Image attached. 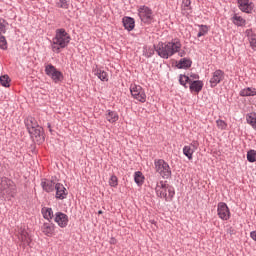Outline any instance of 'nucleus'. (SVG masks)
<instances>
[{"label": "nucleus", "instance_id": "obj_1", "mask_svg": "<svg viewBox=\"0 0 256 256\" xmlns=\"http://www.w3.org/2000/svg\"><path fill=\"white\" fill-rule=\"evenodd\" d=\"M181 41L179 39H174L171 42L167 43H159L156 47V53L162 59H169V57H173L175 53H179L180 57H185V51H181Z\"/></svg>", "mask_w": 256, "mask_h": 256}, {"label": "nucleus", "instance_id": "obj_2", "mask_svg": "<svg viewBox=\"0 0 256 256\" xmlns=\"http://www.w3.org/2000/svg\"><path fill=\"white\" fill-rule=\"evenodd\" d=\"M24 123L34 141L37 143H43V141H45V137L43 136V128L39 126V123L34 117H27Z\"/></svg>", "mask_w": 256, "mask_h": 256}, {"label": "nucleus", "instance_id": "obj_3", "mask_svg": "<svg viewBox=\"0 0 256 256\" xmlns=\"http://www.w3.org/2000/svg\"><path fill=\"white\" fill-rule=\"evenodd\" d=\"M71 41V36L65 31V29H57L56 35L52 39V51L54 53H61V49H65Z\"/></svg>", "mask_w": 256, "mask_h": 256}, {"label": "nucleus", "instance_id": "obj_4", "mask_svg": "<svg viewBox=\"0 0 256 256\" xmlns=\"http://www.w3.org/2000/svg\"><path fill=\"white\" fill-rule=\"evenodd\" d=\"M155 192L157 197L164 199L167 202L173 201L175 197V188L166 181H159L156 184Z\"/></svg>", "mask_w": 256, "mask_h": 256}, {"label": "nucleus", "instance_id": "obj_5", "mask_svg": "<svg viewBox=\"0 0 256 256\" xmlns=\"http://www.w3.org/2000/svg\"><path fill=\"white\" fill-rule=\"evenodd\" d=\"M17 193V187L13 181L2 178L0 180V198L1 199H11V197H15Z\"/></svg>", "mask_w": 256, "mask_h": 256}, {"label": "nucleus", "instance_id": "obj_6", "mask_svg": "<svg viewBox=\"0 0 256 256\" xmlns=\"http://www.w3.org/2000/svg\"><path fill=\"white\" fill-rule=\"evenodd\" d=\"M154 169L163 179H169V177H171V167L169 163L165 162L163 159L154 160Z\"/></svg>", "mask_w": 256, "mask_h": 256}, {"label": "nucleus", "instance_id": "obj_7", "mask_svg": "<svg viewBox=\"0 0 256 256\" xmlns=\"http://www.w3.org/2000/svg\"><path fill=\"white\" fill-rule=\"evenodd\" d=\"M130 92L132 97L136 99V101H139L140 103H145V101H147V94H145V90H143V87H141L140 85H131Z\"/></svg>", "mask_w": 256, "mask_h": 256}, {"label": "nucleus", "instance_id": "obj_8", "mask_svg": "<svg viewBox=\"0 0 256 256\" xmlns=\"http://www.w3.org/2000/svg\"><path fill=\"white\" fill-rule=\"evenodd\" d=\"M45 73L54 81V83H59V81H63V73L61 71L57 70L55 66L52 64H47L45 66Z\"/></svg>", "mask_w": 256, "mask_h": 256}, {"label": "nucleus", "instance_id": "obj_9", "mask_svg": "<svg viewBox=\"0 0 256 256\" xmlns=\"http://www.w3.org/2000/svg\"><path fill=\"white\" fill-rule=\"evenodd\" d=\"M138 16L143 23H151L153 21V10L147 6H140L138 8Z\"/></svg>", "mask_w": 256, "mask_h": 256}, {"label": "nucleus", "instance_id": "obj_10", "mask_svg": "<svg viewBox=\"0 0 256 256\" xmlns=\"http://www.w3.org/2000/svg\"><path fill=\"white\" fill-rule=\"evenodd\" d=\"M217 213L219 219H222V221H229V219L231 218V212L229 211V207L225 202L218 203Z\"/></svg>", "mask_w": 256, "mask_h": 256}, {"label": "nucleus", "instance_id": "obj_11", "mask_svg": "<svg viewBox=\"0 0 256 256\" xmlns=\"http://www.w3.org/2000/svg\"><path fill=\"white\" fill-rule=\"evenodd\" d=\"M18 239L21 242L20 246L25 248L28 247V245H31V236L29 235V232H27V229L21 227L18 230Z\"/></svg>", "mask_w": 256, "mask_h": 256}, {"label": "nucleus", "instance_id": "obj_12", "mask_svg": "<svg viewBox=\"0 0 256 256\" xmlns=\"http://www.w3.org/2000/svg\"><path fill=\"white\" fill-rule=\"evenodd\" d=\"M225 79V72L222 70H216L210 79V87H217L220 82H222Z\"/></svg>", "mask_w": 256, "mask_h": 256}, {"label": "nucleus", "instance_id": "obj_13", "mask_svg": "<svg viewBox=\"0 0 256 256\" xmlns=\"http://www.w3.org/2000/svg\"><path fill=\"white\" fill-rule=\"evenodd\" d=\"M238 7L240 11H243V13H251L255 5L251 0H238Z\"/></svg>", "mask_w": 256, "mask_h": 256}, {"label": "nucleus", "instance_id": "obj_14", "mask_svg": "<svg viewBox=\"0 0 256 256\" xmlns=\"http://www.w3.org/2000/svg\"><path fill=\"white\" fill-rule=\"evenodd\" d=\"M54 221L63 229L67 227V224L69 223V217L63 212H58L55 214Z\"/></svg>", "mask_w": 256, "mask_h": 256}, {"label": "nucleus", "instance_id": "obj_15", "mask_svg": "<svg viewBox=\"0 0 256 256\" xmlns=\"http://www.w3.org/2000/svg\"><path fill=\"white\" fill-rule=\"evenodd\" d=\"M197 147H199V144H197V142H192L190 145L184 146L183 154L185 155V157H187V159H189V161L193 159V153L197 151Z\"/></svg>", "mask_w": 256, "mask_h": 256}, {"label": "nucleus", "instance_id": "obj_16", "mask_svg": "<svg viewBox=\"0 0 256 256\" xmlns=\"http://www.w3.org/2000/svg\"><path fill=\"white\" fill-rule=\"evenodd\" d=\"M54 189L56 191V199H60L61 201H63V199H67V195H68L67 188H65L63 184L56 183Z\"/></svg>", "mask_w": 256, "mask_h": 256}, {"label": "nucleus", "instance_id": "obj_17", "mask_svg": "<svg viewBox=\"0 0 256 256\" xmlns=\"http://www.w3.org/2000/svg\"><path fill=\"white\" fill-rule=\"evenodd\" d=\"M42 188L46 193H53L55 191V182L49 179H43L41 182Z\"/></svg>", "mask_w": 256, "mask_h": 256}, {"label": "nucleus", "instance_id": "obj_18", "mask_svg": "<svg viewBox=\"0 0 256 256\" xmlns=\"http://www.w3.org/2000/svg\"><path fill=\"white\" fill-rule=\"evenodd\" d=\"M42 233L47 237H52L55 233V224L53 223H44L41 227Z\"/></svg>", "mask_w": 256, "mask_h": 256}, {"label": "nucleus", "instance_id": "obj_19", "mask_svg": "<svg viewBox=\"0 0 256 256\" xmlns=\"http://www.w3.org/2000/svg\"><path fill=\"white\" fill-rule=\"evenodd\" d=\"M190 83V91L192 93H200L203 89V81L201 80H191Z\"/></svg>", "mask_w": 256, "mask_h": 256}, {"label": "nucleus", "instance_id": "obj_20", "mask_svg": "<svg viewBox=\"0 0 256 256\" xmlns=\"http://www.w3.org/2000/svg\"><path fill=\"white\" fill-rule=\"evenodd\" d=\"M123 25L127 31H133L135 29V20L131 17L123 18Z\"/></svg>", "mask_w": 256, "mask_h": 256}, {"label": "nucleus", "instance_id": "obj_21", "mask_svg": "<svg viewBox=\"0 0 256 256\" xmlns=\"http://www.w3.org/2000/svg\"><path fill=\"white\" fill-rule=\"evenodd\" d=\"M192 63H193V62L191 61V59H189V58H183V59H181V60L177 63L176 67H177L178 69H189V67H191Z\"/></svg>", "mask_w": 256, "mask_h": 256}, {"label": "nucleus", "instance_id": "obj_22", "mask_svg": "<svg viewBox=\"0 0 256 256\" xmlns=\"http://www.w3.org/2000/svg\"><path fill=\"white\" fill-rule=\"evenodd\" d=\"M256 95V89L247 87L240 91V97H255Z\"/></svg>", "mask_w": 256, "mask_h": 256}, {"label": "nucleus", "instance_id": "obj_23", "mask_svg": "<svg viewBox=\"0 0 256 256\" xmlns=\"http://www.w3.org/2000/svg\"><path fill=\"white\" fill-rule=\"evenodd\" d=\"M106 120L110 123H117V121H119V114L115 111L108 110L106 113Z\"/></svg>", "mask_w": 256, "mask_h": 256}, {"label": "nucleus", "instance_id": "obj_24", "mask_svg": "<svg viewBox=\"0 0 256 256\" xmlns=\"http://www.w3.org/2000/svg\"><path fill=\"white\" fill-rule=\"evenodd\" d=\"M94 75H96V77H98L101 81H109V76L107 75V72L99 69V68H95L93 70Z\"/></svg>", "mask_w": 256, "mask_h": 256}, {"label": "nucleus", "instance_id": "obj_25", "mask_svg": "<svg viewBox=\"0 0 256 256\" xmlns=\"http://www.w3.org/2000/svg\"><path fill=\"white\" fill-rule=\"evenodd\" d=\"M181 9L183 15H189L191 13V0H182Z\"/></svg>", "mask_w": 256, "mask_h": 256}, {"label": "nucleus", "instance_id": "obj_26", "mask_svg": "<svg viewBox=\"0 0 256 256\" xmlns=\"http://www.w3.org/2000/svg\"><path fill=\"white\" fill-rule=\"evenodd\" d=\"M134 181L137 185H143L145 181V176H143V173L141 171L135 172Z\"/></svg>", "mask_w": 256, "mask_h": 256}, {"label": "nucleus", "instance_id": "obj_27", "mask_svg": "<svg viewBox=\"0 0 256 256\" xmlns=\"http://www.w3.org/2000/svg\"><path fill=\"white\" fill-rule=\"evenodd\" d=\"M42 214L44 219H47L48 221H51V219H53V209L51 208H42Z\"/></svg>", "mask_w": 256, "mask_h": 256}, {"label": "nucleus", "instance_id": "obj_28", "mask_svg": "<svg viewBox=\"0 0 256 256\" xmlns=\"http://www.w3.org/2000/svg\"><path fill=\"white\" fill-rule=\"evenodd\" d=\"M232 21L234 25H237L238 27H243V25H245V19L238 14L233 16Z\"/></svg>", "mask_w": 256, "mask_h": 256}, {"label": "nucleus", "instance_id": "obj_29", "mask_svg": "<svg viewBox=\"0 0 256 256\" xmlns=\"http://www.w3.org/2000/svg\"><path fill=\"white\" fill-rule=\"evenodd\" d=\"M247 123L256 129V113H250L246 116Z\"/></svg>", "mask_w": 256, "mask_h": 256}, {"label": "nucleus", "instance_id": "obj_30", "mask_svg": "<svg viewBox=\"0 0 256 256\" xmlns=\"http://www.w3.org/2000/svg\"><path fill=\"white\" fill-rule=\"evenodd\" d=\"M0 83H1L2 87H10L11 78H9V75H3L0 77Z\"/></svg>", "mask_w": 256, "mask_h": 256}, {"label": "nucleus", "instance_id": "obj_31", "mask_svg": "<svg viewBox=\"0 0 256 256\" xmlns=\"http://www.w3.org/2000/svg\"><path fill=\"white\" fill-rule=\"evenodd\" d=\"M207 33H209V26H207V25H200L197 37H203V36L207 35Z\"/></svg>", "mask_w": 256, "mask_h": 256}, {"label": "nucleus", "instance_id": "obj_32", "mask_svg": "<svg viewBox=\"0 0 256 256\" xmlns=\"http://www.w3.org/2000/svg\"><path fill=\"white\" fill-rule=\"evenodd\" d=\"M7 25H9V23H7L5 19L0 18V35L7 33Z\"/></svg>", "mask_w": 256, "mask_h": 256}, {"label": "nucleus", "instance_id": "obj_33", "mask_svg": "<svg viewBox=\"0 0 256 256\" xmlns=\"http://www.w3.org/2000/svg\"><path fill=\"white\" fill-rule=\"evenodd\" d=\"M247 161H249V163H255V161H256V150H249L247 152Z\"/></svg>", "mask_w": 256, "mask_h": 256}, {"label": "nucleus", "instance_id": "obj_34", "mask_svg": "<svg viewBox=\"0 0 256 256\" xmlns=\"http://www.w3.org/2000/svg\"><path fill=\"white\" fill-rule=\"evenodd\" d=\"M216 126L220 131H225L227 129V122H225V120L218 119L216 120Z\"/></svg>", "mask_w": 256, "mask_h": 256}, {"label": "nucleus", "instance_id": "obj_35", "mask_svg": "<svg viewBox=\"0 0 256 256\" xmlns=\"http://www.w3.org/2000/svg\"><path fill=\"white\" fill-rule=\"evenodd\" d=\"M56 7L59 9H69V2L67 0H58L56 2Z\"/></svg>", "mask_w": 256, "mask_h": 256}, {"label": "nucleus", "instance_id": "obj_36", "mask_svg": "<svg viewBox=\"0 0 256 256\" xmlns=\"http://www.w3.org/2000/svg\"><path fill=\"white\" fill-rule=\"evenodd\" d=\"M179 81H180V85H183L185 87V85H187V83H191V78L187 75L181 74Z\"/></svg>", "mask_w": 256, "mask_h": 256}, {"label": "nucleus", "instance_id": "obj_37", "mask_svg": "<svg viewBox=\"0 0 256 256\" xmlns=\"http://www.w3.org/2000/svg\"><path fill=\"white\" fill-rule=\"evenodd\" d=\"M110 187H117V185H119V179L117 178V176L112 175L108 181Z\"/></svg>", "mask_w": 256, "mask_h": 256}, {"label": "nucleus", "instance_id": "obj_38", "mask_svg": "<svg viewBox=\"0 0 256 256\" xmlns=\"http://www.w3.org/2000/svg\"><path fill=\"white\" fill-rule=\"evenodd\" d=\"M249 43H250V47L256 51V35L252 34L249 36Z\"/></svg>", "mask_w": 256, "mask_h": 256}, {"label": "nucleus", "instance_id": "obj_39", "mask_svg": "<svg viewBox=\"0 0 256 256\" xmlns=\"http://www.w3.org/2000/svg\"><path fill=\"white\" fill-rule=\"evenodd\" d=\"M0 49H7V39H5V36H1L0 34Z\"/></svg>", "mask_w": 256, "mask_h": 256}, {"label": "nucleus", "instance_id": "obj_40", "mask_svg": "<svg viewBox=\"0 0 256 256\" xmlns=\"http://www.w3.org/2000/svg\"><path fill=\"white\" fill-rule=\"evenodd\" d=\"M190 79H192V81H197V79H199V75L198 74H192V75H190Z\"/></svg>", "mask_w": 256, "mask_h": 256}, {"label": "nucleus", "instance_id": "obj_41", "mask_svg": "<svg viewBox=\"0 0 256 256\" xmlns=\"http://www.w3.org/2000/svg\"><path fill=\"white\" fill-rule=\"evenodd\" d=\"M250 237L253 239V241H256V230L250 233Z\"/></svg>", "mask_w": 256, "mask_h": 256}, {"label": "nucleus", "instance_id": "obj_42", "mask_svg": "<svg viewBox=\"0 0 256 256\" xmlns=\"http://www.w3.org/2000/svg\"><path fill=\"white\" fill-rule=\"evenodd\" d=\"M98 215H103V212L101 210H99Z\"/></svg>", "mask_w": 256, "mask_h": 256}]
</instances>
